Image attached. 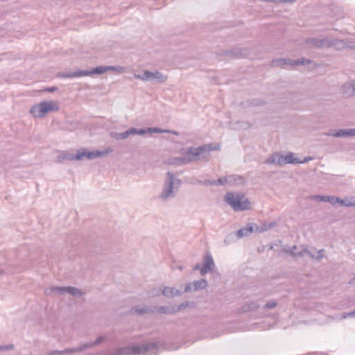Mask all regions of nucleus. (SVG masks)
Segmentation results:
<instances>
[{"label":"nucleus","mask_w":355,"mask_h":355,"mask_svg":"<svg viewBox=\"0 0 355 355\" xmlns=\"http://www.w3.org/2000/svg\"><path fill=\"white\" fill-rule=\"evenodd\" d=\"M218 150H220V145L217 143H209L197 148H182L180 151L181 157L168 158L166 163L170 165L181 166L194 161L208 162L210 152Z\"/></svg>","instance_id":"obj_1"},{"label":"nucleus","mask_w":355,"mask_h":355,"mask_svg":"<svg viewBox=\"0 0 355 355\" xmlns=\"http://www.w3.org/2000/svg\"><path fill=\"white\" fill-rule=\"evenodd\" d=\"M181 183L180 179L176 178L173 172L168 171L159 198L164 201L174 198Z\"/></svg>","instance_id":"obj_2"},{"label":"nucleus","mask_w":355,"mask_h":355,"mask_svg":"<svg viewBox=\"0 0 355 355\" xmlns=\"http://www.w3.org/2000/svg\"><path fill=\"white\" fill-rule=\"evenodd\" d=\"M159 343H149L140 345H134L120 348L115 355H146L148 353L157 354Z\"/></svg>","instance_id":"obj_3"},{"label":"nucleus","mask_w":355,"mask_h":355,"mask_svg":"<svg viewBox=\"0 0 355 355\" xmlns=\"http://www.w3.org/2000/svg\"><path fill=\"white\" fill-rule=\"evenodd\" d=\"M108 71H122L123 68L121 67H115V66H98L91 70H81L78 69L76 71L73 72H65L60 74V77L62 78H73L77 77L82 76H87L93 74H103Z\"/></svg>","instance_id":"obj_4"},{"label":"nucleus","mask_w":355,"mask_h":355,"mask_svg":"<svg viewBox=\"0 0 355 355\" xmlns=\"http://www.w3.org/2000/svg\"><path fill=\"white\" fill-rule=\"evenodd\" d=\"M244 194L242 193L228 192L225 196V202L236 211H243L250 209V202L248 199L242 200Z\"/></svg>","instance_id":"obj_5"},{"label":"nucleus","mask_w":355,"mask_h":355,"mask_svg":"<svg viewBox=\"0 0 355 355\" xmlns=\"http://www.w3.org/2000/svg\"><path fill=\"white\" fill-rule=\"evenodd\" d=\"M58 103L53 101H42L39 104L34 105L31 107L30 112L35 116L42 118L49 112H56L59 110Z\"/></svg>","instance_id":"obj_6"},{"label":"nucleus","mask_w":355,"mask_h":355,"mask_svg":"<svg viewBox=\"0 0 355 355\" xmlns=\"http://www.w3.org/2000/svg\"><path fill=\"white\" fill-rule=\"evenodd\" d=\"M134 76L144 81H156L159 83H163L167 80V76L159 71L153 72L146 70L142 73H135Z\"/></svg>","instance_id":"obj_7"},{"label":"nucleus","mask_w":355,"mask_h":355,"mask_svg":"<svg viewBox=\"0 0 355 355\" xmlns=\"http://www.w3.org/2000/svg\"><path fill=\"white\" fill-rule=\"evenodd\" d=\"M313 63V61L311 60L302 58L297 60H293L289 58H278L275 59L271 62L272 67H279L283 65H290V66H299V65H304Z\"/></svg>","instance_id":"obj_8"},{"label":"nucleus","mask_w":355,"mask_h":355,"mask_svg":"<svg viewBox=\"0 0 355 355\" xmlns=\"http://www.w3.org/2000/svg\"><path fill=\"white\" fill-rule=\"evenodd\" d=\"M305 42L306 44L317 49L330 47L334 45V43L327 38L318 39L315 37H309L305 40Z\"/></svg>","instance_id":"obj_9"},{"label":"nucleus","mask_w":355,"mask_h":355,"mask_svg":"<svg viewBox=\"0 0 355 355\" xmlns=\"http://www.w3.org/2000/svg\"><path fill=\"white\" fill-rule=\"evenodd\" d=\"M113 151L112 148H107L103 150H92V151H86V150H79V153L83 154V158L86 157L87 159L92 160L96 159L97 157H103Z\"/></svg>","instance_id":"obj_10"},{"label":"nucleus","mask_w":355,"mask_h":355,"mask_svg":"<svg viewBox=\"0 0 355 355\" xmlns=\"http://www.w3.org/2000/svg\"><path fill=\"white\" fill-rule=\"evenodd\" d=\"M208 284L206 279H201L193 282L189 283L184 286V292L188 293L191 291H196L205 289L207 286Z\"/></svg>","instance_id":"obj_11"},{"label":"nucleus","mask_w":355,"mask_h":355,"mask_svg":"<svg viewBox=\"0 0 355 355\" xmlns=\"http://www.w3.org/2000/svg\"><path fill=\"white\" fill-rule=\"evenodd\" d=\"M293 155L294 153H289L287 155H282L279 153L277 165L282 166L286 164H295L297 162H300V159L294 158Z\"/></svg>","instance_id":"obj_12"},{"label":"nucleus","mask_w":355,"mask_h":355,"mask_svg":"<svg viewBox=\"0 0 355 355\" xmlns=\"http://www.w3.org/2000/svg\"><path fill=\"white\" fill-rule=\"evenodd\" d=\"M220 55H225L232 58H239L247 55V51L240 48H235L231 50L223 51L220 53Z\"/></svg>","instance_id":"obj_13"},{"label":"nucleus","mask_w":355,"mask_h":355,"mask_svg":"<svg viewBox=\"0 0 355 355\" xmlns=\"http://www.w3.org/2000/svg\"><path fill=\"white\" fill-rule=\"evenodd\" d=\"M257 224L248 223L245 227L239 229L236 232V235L239 239L249 236L251 233L254 232Z\"/></svg>","instance_id":"obj_14"},{"label":"nucleus","mask_w":355,"mask_h":355,"mask_svg":"<svg viewBox=\"0 0 355 355\" xmlns=\"http://www.w3.org/2000/svg\"><path fill=\"white\" fill-rule=\"evenodd\" d=\"M214 266V259L210 254H207L204 258V263L202 267L200 268V274L204 275L211 270Z\"/></svg>","instance_id":"obj_15"},{"label":"nucleus","mask_w":355,"mask_h":355,"mask_svg":"<svg viewBox=\"0 0 355 355\" xmlns=\"http://www.w3.org/2000/svg\"><path fill=\"white\" fill-rule=\"evenodd\" d=\"M83 154L79 153V150L76 154L71 153H65L58 157V160L59 162H62V160H80L83 159Z\"/></svg>","instance_id":"obj_16"},{"label":"nucleus","mask_w":355,"mask_h":355,"mask_svg":"<svg viewBox=\"0 0 355 355\" xmlns=\"http://www.w3.org/2000/svg\"><path fill=\"white\" fill-rule=\"evenodd\" d=\"M342 93L347 96L355 95V80L345 83L342 86Z\"/></svg>","instance_id":"obj_17"},{"label":"nucleus","mask_w":355,"mask_h":355,"mask_svg":"<svg viewBox=\"0 0 355 355\" xmlns=\"http://www.w3.org/2000/svg\"><path fill=\"white\" fill-rule=\"evenodd\" d=\"M162 294L167 297H173L181 295L182 292L174 287L165 286L162 291Z\"/></svg>","instance_id":"obj_18"},{"label":"nucleus","mask_w":355,"mask_h":355,"mask_svg":"<svg viewBox=\"0 0 355 355\" xmlns=\"http://www.w3.org/2000/svg\"><path fill=\"white\" fill-rule=\"evenodd\" d=\"M331 135L335 137H355V129H340Z\"/></svg>","instance_id":"obj_19"},{"label":"nucleus","mask_w":355,"mask_h":355,"mask_svg":"<svg viewBox=\"0 0 355 355\" xmlns=\"http://www.w3.org/2000/svg\"><path fill=\"white\" fill-rule=\"evenodd\" d=\"M67 286H53L45 290L46 295H50L52 293H55L58 295H62L66 293Z\"/></svg>","instance_id":"obj_20"},{"label":"nucleus","mask_w":355,"mask_h":355,"mask_svg":"<svg viewBox=\"0 0 355 355\" xmlns=\"http://www.w3.org/2000/svg\"><path fill=\"white\" fill-rule=\"evenodd\" d=\"M130 313H136L139 315L148 314V306H135L131 309Z\"/></svg>","instance_id":"obj_21"},{"label":"nucleus","mask_w":355,"mask_h":355,"mask_svg":"<svg viewBox=\"0 0 355 355\" xmlns=\"http://www.w3.org/2000/svg\"><path fill=\"white\" fill-rule=\"evenodd\" d=\"M275 225H276L275 222H270V223H263L261 226H258L257 225L256 229L254 230V232L260 233V232H263L267 231V230H270L272 227H274L275 226Z\"/></svg>","instance_id":"obj_22"},{"label":"nucleus","mask_w":355,"mask_h":355,"mask_svg":"<svg viewBox=\"0 0 355 355\" xmlns=\"http://www.w3.org/2000/svg\"><path fill=\"white\" fill-rule=\"evenodd\" d=\"M66 293L76 297H81L84 295V293L82 292L81 290H80L78 288L72 286H67Z\"/></svg>","instance_id":"obj_23"},{"label":"nucleus","mask_w":355,"mask_h":355,"mask_svg":"<svg viewBox=\"0 0 355 355\" xmlns=\"http://www.w3.org/2000/svg\"><path fill=\"white\" fill-rule=\"evenodd\" d=\"M195 303L193 302H184L178 306H174L175 313L182 311L187 307H194Z\"/></svg>","instance_id":"obj_24"},{"label":"nucleus","mask_w":355,"mask_h":355,"mask_svg":"<svg viewBox=\"0 0 355 355\" xmlns=\"http://www.w3.org/2000/svg\"><path fill=\"white\" fill-rule=\"evenodd\" d=\"M85 350L84 345H80L77 347H73V348H67L64 350H62V355L66 354H73L77 353L81 351Z\"/></svg>","instance_id":"obj_25"},{"label":"nucleus","mask_w":355,"mask_h":355,"mask_svg":"<svg viewBox=\"0 0 355 355\" xmlns=\"http://www.w3.org/2000/svg\"><path fill=\"white\" fill-rule=\"evenodd\" d=\"M105 339V338L104 336H100L97 338V339L95 341L89 342V343H86L83 344L85 349H87L93 346L98 345L101 344L103 341H104Z\"/></svg>","instance_id":"obj_26"},{"label":"nucleus","mask_w":355,"mask_h":355,"mask_svg":"<svg viewBox=\"0 0 355 355\" xmlns=\"http://www.w3.org/2000/svg\"><path fill=\"white\" fill-rule=\"evenodd\" d=\"M129 132L128 130L123 132H114L112 134V137L116 140H124L129 137Z\"/></svg>","instance_id":"obj_27"},{"label":"nucleus","mask_w":355,"mask_h":355,"mask_svg":"<svg viewBox=\"0 0 355 355\" xmlns=\"http://www.w3.org/2000/svg\"><path fill=\"white\" fill-rule=\"evenodd\" d=\"M278 158H279V153H274L265 160V163L267 164H277V165Z\"/></svg>","instance_id":"obj_28"},{"label":"nucleus","mask_w":355,"mask_h":355,"mask_svg":"<svg viewBox=\"0 0 355 355\" xmlns=\"http://www.w3.org/2000/svg\"><path fill=\"white\" fill-rule=\"evenodd\" d=\"M175 313L174 306H159V314H173Z\"/></svg>","instance_id":"obj_29"},{"label":"nucleus","mask_w":355,"mask_h":355,"mask_svg":"<svg viewBox=\"0 0 355 355\" xmlns=\"http://www.w3.org/2000/svg\"><path fill=\"white\" fill-rule=\"evenodd\" d=\"M338 203L341 205L342 206L349 207H354L355 206V200L353 199H340L338 201Z\"/></svg>","instance_id":"obj_30"},{"label":"nucleus","mask_w":355,"mask_h":355,"mask_svg":"<svg viewBox=\"0 0 355 355\" xmlns=\"http://www.w3.org/2000/svg\"><path fill=\"white\" fill-rule=\"evenodd\" d=\"M259 307V304L256 302H250L247 303L244 306L245 311H254Z\"/></svg>","instance_id":"obj_31"},{"label":"nucleus","mask_w":355,"mask_h":355,"mask_svg":"<svg viewBox=\"0 0 355 355\" xmlns=\"http://www.w3.org/2000/svg\"><path fill=\"white\" fill-rule=\"evenodd\" d=\"M129 132V135H143L146 134V131H145V129H137L135 128H130L128 130Z\"/></svg>","instance_id":"obj_32"},{"label":"nucleus","mask_w":355,"mask_h":355,"mask_svg":"<svg viewBox=\"0 0 355 355\" xmlns=\"http://www.w3.org/2000/svg\"><path fill=\"white\" fill-rule=\"evenodd\" d=\"M145 131H146V133H162V132H170L169 130H163L159 128H148L145 129Z\"/></svg>","instance_id":"obj_33"},{"label":"nucleus","mask_w":355,"mask_h":355,"mask_svg":"<svg viewBox=\"0 0 355 355\" xmlns=\"http://www.w3.org/2000/svg\"><path fill=\"white\" fill-rule=\"evenodd\" d=\"M297 246L293 245V247L290 248L289 249H286V252L290 253L293 257H302V254L301 253V251L297 252Z\"/></svg>","instance_id":"obj_34"},{"label":"nucleus","mask_w":355,"mask_h":355,"mask_svg":"<svg viewBox=\"0 0 355 355\" xmlns=\"http://www.w3.org/2000/svg\"><path fill=\"white\" fill-rule=\"evenodd\" d=\"M160 306H148V314H159Z\"/></svg>","instance_id":"obj_35"},{"label":"nucleus","mask_w":355,"mask_h":355,"mask_svg":"<svg viewBox=\"0 0 355 355\" xmlns=\"http://www.w3.org/2000/svg\"><path fill=\"white\" fill-rule=\"evenodd\" d=\"M277 306V302L274 300L268 301L263 306V309L264 310L271 309L275 308Z\"/></svg>","instance_id":"obj_36"},{"label":"nucleus","mask_w":355,"mask_h":355,"mask_svg":"<svg viewBox=\"0 0 355 355\" xmlns=\"http://www.w3.org/2000/svg\"><path fill=\"white\" fill-rule=\"evenodd\" d=\"M227 182L226 178H221L216 180H213L212 184L214 185H224Z\"/></svg>","instance_id":"obj_37"},{"label":"nucleus","mask_w":355,"mask_h":355,"mask_svg":"<svg viewBox=\"0 0 355 355\" xmlns=\"http://www.w3.org/2000/svg\"><path fill=\"white\" fill-rule=\"evenodd\" d=\"M160 291L161 290L159 288H154L148 292V296L150 297L158 296L160 293Z\"/></svg>","instance_id":"obj_38"},{"label":"nucleus","mask_w":355,"mask_h":355,"mask_svg":"<svg viewBox=\"0 0 355 355\" xmlns=\"http://www.w3.org/2000/svg\"><path fill=\"white\" fill-rule=\"evenodd\" d=\"M14 347H15V346L13 344L0 345V352L11 350V349H13Z\"/></svg>","instance_id":"obj_39"},{"label":"nucleus","mask_w":355,"mask_h":355,"mask_svg":"<svg viewBox=\"0 0 355 355\" xmlns=\"http://www.w3.org/2000/svg\"><path fill=\"white\" fill-rule=\"evenodd\" d=\"M252 106H259L264 104V101L260 99H253L250 103Z\"/></svg>","instance_id":"obj_40"},{"label":"nucleus","mask_w":355,"mask_h":355,"mask_svg":"<svg viewBox=\"0 0 355 355\" xmlns=\"http://www.w3.org/2000/svg\"><path fill=\"white\" fill-rule=\"evenodd\" d=\"M301 253L302 254V256L306 254L312 259L315 258V255L306 248L302 249L301 250Z\"/></svg>","instance_id":"obj_41"},{"label":"nucleus","mask_w":355,"mask_h":355,"mask_svg":"<svg viewBox=\"0 0 355 355\" xmlns=\"http://www.w3.org/2000/svg\"><path fill=\"white\" fill-rule=\"evenodd\" d=\"M340 200V198L335 197V196H329V200H328V202H330L331 205H335L336 203H338V201Z\"/></svg>","instance_id":"obj_42"},{"label":"nucleus","mask_w":355,"mask_h":355,"mask_svg":"<svg viewBox=\"0 0 355 355\" xmlns=\"http://www.w3.org/2000/svg\"><path fill=\"white\" fill-rule=\"evenodd\" d=\"M347 317H355V310L349 313H344L341 316L343 318H347Z\"/></svg>","instance_id":"obj_43"},{"label":"nucleus","mask_w":355,"mask_h":355,"mask_svg":"<svg viewBox=\"0 0 355 355\" xmlns=\"http://www.w3.org/2000/svg\"><path fill=\"white\" fill-rule=\"evenodd\" d=\"M323 253H324V250L322 249V250H320L318 252V256L317 257H315V259L318 261H320L321 260V259L323 257Z\"/></svg>","instance_id":"obj_44"},{"label":"nucleus","mask_w":355,"mask_h":355,"mask_svg":"<svg viewBox=\"0 0 355 355\" xmlns=\"http://www.w3.org/2000/svg\"><path fill=\"white\" fill-rule=\"evenodd\" d=\"M342 315H333V316H329V318L331 319V320H337V321H340L341 320H343L344 318H341Z\"/></svg>","instance_id":"obj_45"},{"label":"nucleus","mask_w":355,"mask_h":355,"mask_svg":"<svg viewBox=\"0 0 355 355\" xmlns=\"http://www.w3.org/2000/svg\"><path fill=\"white\" fill-rule=\"evenodd\" d=\"M62 355V350H53L47 353L46 355Z\"/></svg>","instance_id":"obj_46"},{"label":"nucleus","mask_w":355,"mask_h":355,"mask_svg":"<svg viewBox=\"0 0 355 355\" xmlns=\"http://www.w3.org/2000/svg\"><path fill=\"white\" fill-rule=\"evenodd\" d=\"M313 159V157L307 156L304 158L303 160L300 159V162H297V164H304L306 162H308L309 161H311Z\"/></svg>","instance_id":"obj_47"},{"label":"nucleus","mask_w":355,"mask_h":355,"mask_svg":"<svg viewBox=\"0 0 355 355\" xmlns=\"http://www.w3.org/2000/svg\"><path fill=\"white\" fill-rule=\"evenodd\" d=\"M211 182H213V180L210 181V180H203V181H201V180L198 181L199 184H204V185H208V184L213 185Z\"/></svg>","instance_id":"obj_48"},{"label":"nucleus","mask_w":355,"mask_h":355,"mask_svg":"<svg viewBox=\"0 0 355 355\" xmlns=\"http://www.w3.org/2000/svg\"><path fill=\"white\" fill-rule=\"evenodd\" d=\"M44 90L48 92H55L58 90V87H47Z\"/></svg>","instance_id":"obj_49"},{"label":"nucleus","mask_w":355,"mask_h":355,"mask_svg":"<svg viewBox=\"0 0 355 355\" xmlns=\"http://www.w3.org/2000/svg\"><path fill=\"white\" fill-rule=\"evenodd\" d=\"M321 198H322V196H320V195H316V196H311V199L315 200L317 202H321L320 201Z\"/></svg>","instance_id":"obj_50"},{"label":"nucleus","mask_w":355,"mask_h":355,"mask_svg":"<svg viewBox=\"0 0 355 355\" xmlns=\"http://www.w3.org/2000/svg\"><path fill=\"white\" fill-rule=\"evenodd\" d=\"M329 200V196H322L321 202H328Z\"/></svg>","instance_id":"obj_51"},{"label":"nucleus","mask_w":355,"mask_h":355,"mask_svg":"<svg viewBox=\"0 0 355 355\" xmlns=\"http://www.w3.org/2000/svg\"><path fill=\"white\" fill-rule=\"evenodd\" d=\"M295 0H277V3H292L294 2Z\"/></svg>","instance_id":"obj_52"},{"label":"nucleus","mask_w":355,"mask_h":355,"mask_svg":"<svg viewBox=\"0 0 355 355\" xmlns=\"http://www.w3.org/2000/svg\"><path fill=\"white\" fill-rule=\"evenodd\" d=\"M200 266L199 264H196L194 268H193V270H200Z\"/></svg>","instance_id":"obj_53"},{"label":"nucleus","mask_w":355,"mask_h":355,"mask_svg":"<svg viewBox=\"0 0 355 355\" xmlns=\"http://www.w3.org/2000/svg\"><path fill=\"white\" fill-rule=\"evenodd\" d=\"M231 237H233L232 234H229V235L226 237V239H225V243H227V239H230Z\"/></svg>","instance_id":"obj_54"},{"label":"nucleus","mask_w":355,"mask_h":355,"mask_svg":"<svg viewBox=\"0 0 355 355\" xmlns=\"http://www.w3.org/2000/svg\"><path fill=\"white\" fill-rule=\"evenodd\" d=\"M173 268L175 269V267H173ZM175 268H178V269L182 270H183L184 268L182 266L179 265L178 266L175 267Z\"/></svg>","instance_id":"obj_55"},{"label":"nucleus","mask_w":355,"mask_h":355,"mask_svg":"<svg viewBox=\"0 0 355 355\" xmlns=\"http://www.w3.org/2000/svg\"><path fill=\"white\" fill-rule=\"evenodd\" d=\"M173 134H174V135H178V132H175V131H173Z\"/></svg>","instance_id":"obj_56"},{"label":"nucleus","mask_w":355,"mask_h":355,"mask_svg":"<svg viewBox=\"0 0 355 355\" xmlns=\"http://www.w3.org/2000/svg\"><path fill=\"white\" fill-rule=\"evenodd\" d=\"M1 273V272L0 271V274Z\"/></svg>","instance_id":"obj_57"}]
</instances>
